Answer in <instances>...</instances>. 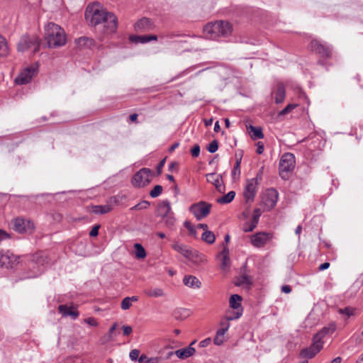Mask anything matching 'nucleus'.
Returning a JSON list of instances; mask_svg holds the SVG:
<instances>
[{"instance_id":"f257e3e1","label":"nucleus","mask_w":363,"mask_h":363,"mask_svg":"<svg viewBox=\"0 0 363 363\" xmlns=\"http://www.w3.org/2000/svg\"><path fill=\"white\" fill-rule=\"evenodd\" d=\"M85 18L92 26L104 24L106 33H113L117 28V18L111 12L103 9L99 4L89 5L85 11Z\"/></svg>"},{"instance_id":"f03ea898","label":"nucleus","mask_w":363,"mask_h":363,"mask_svg":"<svg viewBox=\"0 0 363 363\" xmlns=\"http://www.w3.org/2000/svg\"><path fill=\"white\" fill-rule=\"evenodd\" d=\"M45 38L50 48H57L66 43L64 30L58 25L50 22L45 27Z\"/></svg>"},{"instance_id":"7ed1b4c3","label":"nucleus","mask_w":363,"mask_h":363,"mask_svg":"<svg viewBox=\"0 0 363 363\" xmlns=\"http://www.w3.org/2000/svg\"><path fill=\"white\" fill-rule=\"evenodd\" d=\"M203 30L206 38L215 40L220 36L229 35L232 32V26L227 21H219L207 24Z\"/></svg>"},{"instance_id":"20e7f679","label":"nucleus","mask_w":363,"mask_h":363,"mask_svg":"<svg viewBox=\"0 0 363 363\" xmlns=\"http://www.w3.org/2000/svg\"><path fill=\"white\" fill-rule=\"evenodd\" d=\"M47 258L40 253L33 255L28 262V268L31 271L26 278H35L44 271Z\"/></svg>"},{"instance_id":"39448f33","label":"nucleus","mask_w":363,"mask_h":363,"mask_svg":"<svg viewBox=\"0 0 363 363\" xmlns=\"http://www.w3.org/2000/svg\"><path fill=\"white\" fill-rule=\"evenodd\" d=\"M295 167V157L290 152L284 153L279 161V170L281 177L284 179H287L288 174L291 172Z\"/></svg>"},{"instance_id":"423d86ee","label":"nucleus","mask_w":363,"mask_h":363,"mask_svg":"<svg viewBox=\"0 0 363 363\" xmlns=\"http://www.w3.org/2000/svg\"><path fill=\"white\" fill-rule=\"evenodd\" d=\"M242 299V297L238 294H233L230 296L229 303L230 308L233 311H227V318L228 320H237L242 316L243 312L241 305Z\"/></svg>"},{"instance_id":"0eeeda50","label":"nucleus","mask_w":363,"mask_h":363,"mask_svg":"<svg viewBox=\"0 0 363 363\" xmlns=\"http://www.w3.org/2000/svg\"><path fill=\"white\" fill-rule=\"evenodd\" d=\"M12 229L18 233H32L35 228L34 223L23 217H17L11 220Z\"/></svg>"},{"instance_id":"6e6552de","label":"nucleus","mask_w":363,"mask_h":363,"mask_svg":"<svg viewBox=\"0 0 363 363\" xmlns=\"http://www.w3.org/2000/svg\"><path fill=\"white\" fill-rule=\"evenodd\" d=\"M40 43L38 39L35 35H24L20 39L17 50L18 52H25L31 48H33V52L38 51Z\"/></svg>"},{"instance_id":"1a4fd4ad","label":"nucleus","mask_w":363,"mask_h":363,"mask_svg":"<svg viewBox=\"0 0 363 363\" xmlns=\"http://www.w3.org/2000/svg\"><path fill=\"white\" fill-rule=\"evenodd\" d=\"M262 179V171L257 173L256 177L249 179L246 182L244 189V197L246 202L252 201L256 195L259 181Z\"/></svg>"},{"instance_id":"9d476101","label":"nucleus","mask_w":363,"mask_h":363,"mask_svg":"<svg viewBox=\"0 0 363 363\" xmlns=\"http://www.w3.org/2000/svg\"><path fill=\"white\" fill-rule=\"evenodd\" d=\"M212 205L206 201H199L190 206L189 211L200 220L208 216L211 212Z\"/></svg>"},{"instance_id":"9b49d317","label":"nucleus","mask_w":363,"mask_h":363,"mask_svg":"<svg viewBox=\"0 0 363 363\" xmlns=\"http://www.w3.org/2000/svg\"><path fill=\"white\" fill-rule=\"evenodd\" d=\"M152 177V172L150 169L143 168L136 172L132 179V184L135 187H142L151 181Z\"/></svg>"},{"instance_id":"f8f14e48","label":"nucleus","mask_w":363,"mask_h":363,"mask_svg":"<svg viewBox=\"0 0 363 363\" xmlns=\"http://www.w3.org/2000/svg\"><path fill=\"white\" fill-rule=\"evenodd\" d=\"M323 347V340L320 337L316 338V335H315L313 338V343L308 348L302 350L300 354L303 358L311 359L318 353Z\"/></svg>"},{"instance_id":"ddd939ff","label":"nucleus","mask_w":363,"mask_h":363,"mask_svg":"<svg viewBox=\"0 0 363 363\" xmlns=\"http://www.w3.org/2000/svg\"><path fill=\"white\" fill-rule=\"evenodd\" d=\"M172 248L181 253L184 257L187 258L189 260L197 262L199 260V254L197 251L193 250L188 247L187 246L180 244L179 242H175L172 245Z\"/></svg>"},{"instance_id":"4468645a","label":"nucleus","mask_w":363,"mask_h":363,"mask_svg":"<svg viewBox=\"0 0 363 363\" xmlns=\"http://www.w3.org/2000/svg\"><path fill=\"white\" fill-rule=\"evenodd\" d=\"M18 259L19 257L9 251L0 250V267H1L12 269L18 263Z\"/></svg>"},{"instance_id":"2eb2a0df","label":"nucleus","mask_w":363,"mask_h":363,"mask_svg":"<svg viewBox=\"0 0 363 363\" xmlns=\"http://www.w3.org/2000/svg\"><path fill=\"white\" fill-rule=\"evenodd\" d=\"M279 199V193L275 189H267L262 196V203L267 210L273 208Z\"/></svg>"},{"instance_id":"dca6fc26","label":"nucleus","mask_w":363,"mask_h":363,"mask_svg":"<svg viewBox=\"0 0 363 363\" xmlns=\"http://www.w3.org/2000/svg\"><path fill=\"white\" fill-rule=\"evenodd\" d=\"M311 48L322 57L328 58L331 55L332 48L330 45L322 44L318 40H312L311 42Z\"/></svg>"},{"instance_id":"f3484780","label":"nucleus","mask_w":363,"mask_h":363,"mask_svg":"<svg viewBox=\"0 0 363 363\" xmlns=\"http://www.w3.org/2000/svg\"><path fill=\"white\" fill-rule=\"evenodd\" d=\"M36 70L33 66L25 68L15 79V83L19 85L29 83L36 73Z\"/></svg>"},{"instance_id":"a211bd4d","label":"nucleus","mask_w":363,"mask_h":363,"mask_svg":"<svg viewBox=\"0 0 363 363\" xmlns=\"http://www.w3.org/2000/svg\"><path fill=\"white\" fill-rule=\"evenodd\" d=\"M272 238V235L267 233H257L251 236L252 244L257 247H263Z\"/></svg>"},{"instance_id":"6ab92c4d","label":"nucleus","mask_w":363,"mask_h":363,"mask_svg":"<svg viewBox=\"0 0 363 363\" xmlns=\"http://www.w3.org/2000/svg\"><path fill=\"white\" fill-rule=\"evenodd\" d=\"M155 26L154 23L147 18H143L138 21L134 26L137 32H145L152 30Z\"/></svg>"},{"instance_id":"aec40b11","label":"nucleus","mask_w":363,"mask_h":363,"mask_svg":"<svg viewBox=\"0 0 363 363\" xmlns=\"http://www.w3.org/2000/svg\"><path fill=\"white\" fill-rule=\"evenodd\" d=\"M272 96L277 104L282 103L286 96V89L282 83H278L272 91Z\"/></svg>"},{"instance_id":"412c9836","label":"nucleus","mask_w":363,"mask_h":363,"mask_svg":"<svg viewBox=\"0 0 363 363\" xmlns=\"http://www.w3.org/2000/svg\"><path fill=\"white\" fill-rule=\"evenodd\" d=\"M172 213H173V212H172L171 204L168 200H164L158 204L157 214L159 217L162 218Z\"/></svg>"},{"instance_id":"4be33fe9","label":"nucleus","mask_w":363,"mask_h":363,"mask_svg":"<svg viewBox=\"0 0 363 363\" xmlns=\"http://www.w3.org/2000/svg\"><path fill=\"white\" fill-rule=\"evenodd\" d=\"M261 215V210L259 208H255L253 211L252 220L250 223H246L245 224V228L243 230L246 233L253 231L258 224L259 219Z\"/></svg>"},{"instance_id":"5701e85b","label":"nucleus","mask_w":363,"mask_h":363,"mask_svg":"<svg viewBox=\"0 0 363 363\" xmlns=\"http://www.w3.org/2000/svg\"><path fill=\"white\" fill-rule=\"evenodd\" d=\"M183 283L185 286L190 288L199 289L201 286V282L193 275L184 276Z\"/></svg>"},{"instance_id":"b1692460","label":"nucleus","mask_w":363,"mask_h":363,"mask_svg":"<svg viewBox=\"0 0 363 363\" xmlns=\"http://www.w3.org/2000/svg\"><path fill=\"white\" fill-rule=\"evenodd\" d=\"M195 341H194L191 345H193ZM195 349L192 347L191 345H190L187 347L176 350L175 354L179 359H184L187 357L192 356L195 353Z\"/></svg>"},{"instance_id":"393cba45","label":"nucleus","mask_w":363,"mask_h":363,"mask_svg":"<svg viewBox=\"0 0 363 363\" xmlns=\"http://www.w3.org/2000/svg\"><path fill=\"white\" fill-rule=\"evenodd\" d=\"M206 179L208 182L212 183L216 186L218 191H223L224 187L221 184L222 178L220 175H216L213 173L208 174L206 175Z\"/></svg>"},{"instance_id":"a878e982","label":"nucleus","mask_w":363,"mask_h":363,"mask_svg":"<svg viewBox=\"0 0 363 363\" xmlns=\"http://www.w3.org/2000/svg\"><path fill=\"white\" fill-rule=\"evenodd\" d=\"M130 40L135 43H147L151 40H157V36L156 35H131Z\"/></svg>"},{"instance_id":"bb28decb","label":"nucleus","mask_w":363,"mask_h":363,"mask_svg":"<svg viewBox=\"0 0 363 363\" xmlns=\"http://www.w3.org/2000/svg\"><path fill=\"white\" fill-rule=\"evenodd\" d=\"M58 311L63 316H71L73 319H76L79 315L77 311L73 310L72 307H69L67 305H60Z\"/></svg>"},{"instance_id":"cd10ccee","label":"nucleus","mask_w":363,"mask_h":363,"mask_svg":"<svg viewBox=\"0 0 363 363\" xmlns=\"http://www.w3.org/2000/svg\"><path fill=\"white\" fill-rule=\"evenodd\" d=\"M10 50L6 40L0 35V58H4L9 55Z\"/></svg>"},{"instance_id":"c85d7f7f","label":"nucleus","mask_w":363,"mask_h":363,"mask_svg":"<svg viewBox=\"0 0 363 363\" xmlns=\"http://www.w3.org/2000/svg\"><path fill=\"white\" fill-rule=\"evenodd\" d=\"M247 128L251 133V138L252 140H255L257 139H262L264 138V134L261 127H255L250 125Z\"/></svg>"},{"instance_id":"c756f323","label":"nucleus","mask_w":363,"mask_h":363,"mask_svg":"<svg viewBox=\"0 0 363 363\" xmlns=\"http://www.w3.org/2000/svg\"><path fill=\"white\" fill-rule=\"evenodd\" d=\"M235 284L238 286H246L247 288H250L252 285V280L250 277L247 274H242L237 278Z\"/></svg>"},{"instance_id":"7c9ffc66","label":"nucleus","mask_w":363,"mask_h":363,"mask_svg":"<svg viewBox=\"0 0 363 363\" xmlns=\"http://www.w3.org/2000/svg\"><path fill=\"white\" fill-rule=\"evenodd\" d=\"M163 360L162 356L148 357L146 354H141L138 359L139 363H161Z\"/></svg>"},{"instance_id":"2f4dec72","label":"nucleus","mask_w":363,"mask_h":363,"mask_svg":"<svg viewBox=\"0 0 363 363\" xmlns=\"http://www.w3.org/2000/svg\"><path fill=\"white\" fill-rule=\"evenodd\" d=\"M225 328H220L217 330L213 339V343L216 345H221L225 341Z\"/></svg>"},{"instance_id":"473e14b6","label":"nucleus","mask_w":363,"mask_h":363,"mask_svg":"<svg viewBox=\"0 0 363 363\" xmlns=\"http://www.w3.org/2000/svg\"><path fill=\"white\" fill-rule=\"evenodd\" d=\"M335 325L331 324L328 327L323 328L322 330H320L315 335H316V338L320 337L323 340L326 335L329 333H333L335 330Z\"/></svg>"},{"instance_id":"72a5a7b5","label":"nucleus","mask_w":363,"mask_h":363,"mask_svg":"<svg viewBox=\"0 0 363 363\" xmlns=\"http://www.w3.org/2000/svg\"><path fill=\"white\" fill-rule=\"evenodd\" d=\"M112 208L109 205H99L92 206V212L95 214H104L110 212Z\"/></svg>"},{"instance_id":"f704fd0d","label":"nucleus","mask_w":363,"mask_h":363,"mask_svg":"<svg viewBox=\"0 0 363 363\" xmlns=\"http://www.w3.org/2000/svg\"><path fill=\"white\" fill-rule=\"evenodd\" d=\"M138 301V297L133 296L131 297H125L121 301V308L123 310H128L132 306V303Z\"/></svg>"},{"instance_id":"c9c22d12","label":"nucleus","mask_w":363,"mask_h":363,"mask_svg":"<svg viewBox=\"0 0 363 363\" xmlns=\"http://www.w3.org/2000/svg\"><path fill=\"white\" fill-rule=\"evenodd\" d=\"M76 44L79 47H86L90 48L93 43L94 40L91 38L87 37H81L75 40Z\"/></svg>"},{"instance_id":"e433bc0d","label":"nucleus","mask_w":363,"mask_h":363,"mask_svg":"<svg viewBox=\"0 0 363 363\" xmlns=\"http://www.w3.org/2000/svg\"><path fill=\"white\" fill-rule=\"evenodd\" d=\"M235 196V192L233 191H230L225 196L217 199V202L218 203H222V204L229 203L234 199Z\"/></svg>"},{"instance_id":"4c0bfd02","label":"nucleus","mask_w":363,"mask_h":363,"mask_svg":"<svg viewBox=\"0 0 363 363\" xmlns=\"http://www.w3.org/2000/svg\"><path fill=\"white\" fill-rule=\"evenodd\" d=\"M145 294L150 297H161L164 296V291L161 288L148 289L145 291Z\"/></svg>"},{"instance_id":"58836bf2","label":"nucleus","mask_w":363,"mask_h":363,"mask_svg":"<svg viewBox=\"0 0 363 363\" xmlns=\"http://www.w3.org/2000/svg\"><path fill=\"white\" fill-rule=\"evenodd\" d=\"M201 240L208 244H213L216 240V236L212 231L206 230L201 235Z\"/></svg>"},{"instance_id":"ea45409f","label":"nucleus","mask_w":363,"mask_h":363,"mask_svg":"<svg viewBox=\"0 0 363 363\" xmlns=\"http://www.w3.org/2000/svg\"><path fill=\"white\" fill-rule=\"evenodd\" d=\"M162 219L164 223V225L167 228H169L170 230L173 229V228L175 225V223H176V219H175L174 213L167 216V217L162 218Z\"/></svg>"},{"instance_id":"a19ab883","label":"nucleus","mask_w":363,"mask_h":363,"mask_svg":"<svg viewBox=\"0 0 363 363\" xmlns=\"http://www.w3.org/2000/svg\"><path fill=\"white\" fill-rule=\"evenodd\" d=\"M134 248L135 250V256L137 258L143 259L146 257V252L141 244L135 243L134 245Z\"/></svg>"},{"instance_id":"79ce46f5","label":"nucleus","mask_w":363,"mask_h":363,"mask_svg":"<svg viewBox=\"0 0 363 363\" xmlns=\"http://www.w3.org/2000/svg\"><path fill=\"white\" fill-rule=\"evenodd\" d=\"M190 315V311L186 308H179L175 311L174 316L177 319H185Z\"/></svg>"},{"instance_id":"37998d69","label":"nucleus","mask_w":363,"mask_h":363,"mask_svg":"<svg viewBox=\"0 0 363 363\" xmlns=\"http://www.w3.org/2000/svg\"><path fill=\"white\" fill-rule=\"evenodd\" d=\"M184 225L189 230V233L190 235L193 236L195 238L197 237L196 228L194 225H192L190 221L186 220L184 223Z\"/></svg>"},{"instance_id":"c03bdc74","label":"nucleus","mask_w":363,"mask_h":363,"mask_svg":"<svg viewBox=\"0 0 363 363\" xmlns=\"http://www.w3.org/2000/svg\"><path fill=\"white\" fill-rule=\"evenodd\" d=\"M235 157H236V162L233 167V169L232 171L233 177H235L236 174L240 176V163H241L242 156L238 157V155H236Z\"/></svg>"},{"instance_id":"a18cd8bd","label":"nucleus","mask_w":363,"mask_h":363,"mask_svg":"<svg viewBox=\"0 0 363 363\" xmlns=\"http://www.w3.org/2000/svg\"><path fill=\"white\" fill-rule=\"evenodd\" d=\"M163 188L161 185H156L154 188L150 191V196L152 198L158 197L162 192Z\"/></svg>"},{"instance_id":"49530a36","label":"nucleus","mask_w":363,"mask_h":363,"mask_svg":"<svg viewBox=\"0 0 363 363\" xmlns=\"http://www.w3.org/2000/svg\"><path fill=\"white\" fill-rule=\"evenodd\" d=\"M218 149V143L216 140L211 141L207 147V150L211 153L216 152Z\"/></svg>"},{"instance_id":"de8ad7c7","label":"nucleus","mask_w":363,"mask_h":363,"mask_svg":"<svg viewBox=\"0 0 363 363\" xmlns=\"http://www.w3.org/2000/svg\"><path fill=\"white\" fill-rule=\"evenodd\" d=\"M296 104H288L283 110H281L279 113V116H284L289 113L290 111H291L293 109H294L296 107Z\"/></svg>"},{"instance_id":"09e8293b","label":"nucleus","mask_w":363,"mask_h":363,"mask_svg":"<svg viewBox=\"0 0 363 363\" xmlns=\"http://www.w3.org/2000/svg\"><path fill=\"white\" fill-rule=\"evenodd\" d=\"M150 206V203L146 201H143L133 207H132L131 210H141V209H145Z\"/></svg>"},{"instance_id":"8fccbe9b","label":"nucleus","mask_w":363,"mask_h":363,"mask_svg":"<svg viewBox=\"0 0 363 363\" xmlns=\"http://www.w3.org/2000/svg\"><path fill=\"white\" fill-rule=\"evenodd\" d=\"M339 313L340 314L345 315L348 318L354 314V309L351 307H346L345 308L339 309Z\"/></svg>"},{"instance_id":"3c124183","label":"nucleus","mask_w":363,"mask_h":363,"mask_svg":"<svg viewBox=\"0 0 363 363\" xmlns=\"http://www.w3.org/2000/svg\"><path fill=\"white\" fill-rule=\"evenodd\" d=\"M231 320H228L227 318V315L220 320V325L221 326V328H225V332L226 333L229 328H230V323L229 321Z\"/></svg>"},{"instance_id":"603ef678","label":"nucleus","mask_w":363,"mask_h":363,"mask_svg":"<svg viewBox=\"0 0 363 363\" xmlns=\"http://www.w3.org/2000/svg\"><path fill=\"white\" fill-rule=\"evenodd\" d=\"M140 351L138 350H132L130 352L129 357L132 361H136L139 359Z\"/></svg>"},{"instance_id":"864d4df0","label":"nucleus","mask_w":363,"mask_h":363,"mask_svg":"<svg viewBox=\"0 0 363 363\" xmlns=\"http://www.w3.org/2000/svg\"><path fill=\"white\" fill-rule=\"evenodd\" d=\"M84 322L87 323L90 326L96 327L98 325V322L96 319L93 317L85 318L84 320Z\"/></svg>"},{"instance_id":"5fc2aeb1","label":"nucleus","mask_w":363,"mask_h":363,"mask_svg":"<svg viewBox=\"0 0 363 363\" xmlns=\"http://www.w3.org/2000/svg\"><path fill=\"white\" fill-rule=\"evenodd\" d=\"M191 154L193 157H199L200 154V146L199 145H195L191 150Z\"/></svg>"},{"instance_id":"6e6d98bb","label":"nucleus","mask_w":363,"mask_h":363,"mask_svg":"<svg viewBox=\"0 0 363 363\" xmlns=\"http://www.w3.org/2000/svg\"><path fill=\"white\" fill-rule=\"evenodd\" d=\"M10 238L11 235L7 232L0 229V242H2L3 240L9 239Z\"/></svg>"},{"instance_id":"4d7b16f0","label":"nucleus","mask_w":363,"mask_h":363,"mask_svg":"<svg viewBox=\"0 0 363 363\" xmlns=\"http://www.w3.org/2000/svg\"><path fill=\"white\" fill-rule=\"evenodd\" d=\"M100 226L99 225H94L92 229L91 230V231L89 232V235L91 237H96L99 234V229Z\"/></svg>"},{"instance_id":"13d9d810","label":"nucleus","mask_w":363,"mask_h":363,"mask_svg":"<svg viewBox=\"0 0 363 363\" xmlns=\"http://www.w3.org/2000/svg\"><path fill=\"white\" fill-rule=\"evenodd\" d=\"M122 329H123V335H125V336L129 335L133 331L132 328L129 325H123Z\"/></svg>"},{"instance_id":"bf43d9fd","label":"nucleus","mask_w":363,"mask_h":363,"mask_svg":"<svg viewBox=\"0 0 363 363\" xmlns=\"http://www.w3.org/2000/svg\"><path fill=\"white\" fill-rule=\"evenodd\" d=\"M211 342V339L210 337L206 338L205 340L201 341L199 342V346L201 347H206L210 345Z\"/></svg>"},{"instance_id":"052dcab7","label":"nucleus","mask_w":363,"mask_h":363,"mask_svg":"<svg viewBox=\"0 0 363 363\" xmlns=\"http://www.w3.org/2000/svg\"><path fill=\"white\" fill-rule=\"evenodd\" d=\"M165 164V159L162 160L157 166V174H160L162 173V169Z\"/></svg>"},{"instance_id":"680f3d73","label":"nucleus","mask_w":363,"mask_h":363,"mask_svg":"<svg viewBox=\"0 0 363 363\" xmlns=\"http://www.w3.org/2000/svg\"><path fill=\"white\" fill-rule=\"evenodd\" d=\"M257 153L259 154V155H261L264 152V145L262 142H258L257 143Z\"/></svg>"},{"instance_id":"e2e57ef3","label":"nucleus","mask_w":363,"mask_h":363,"mask_svg":"<svg viewBox=\"0 0 363 363\" xmlns=\"http://www.w3.org/2000/svg\"><path fill=\"white\" fill-rule=\"evenodd\" d=\"M281 291L285 294H289L291 291V288L289 285H284L281 286Z\"/></svg>"},{"instance_id":"0e129e2a","label":"nucleus","mask_w":363,"mask_h":363,"mask_svg":"<svg viewBox=\"0 0 363 363\" xmlns=\"http://www.w3.org/2000/svg\"><path fill=\"white\" fill-rule=\"evenodd\" d=\"M229 262V257L227 256V255H224L223 257V261H222V266L223 267H225L228 264Z\"/></svg>"},{"instance_id":"69168bd1","label":"nucleus","mask_w":363,"mask_h":363,"mask_svg":"<svg viewBox=\"0 0 363 363\" xmlns=\"http://www.w3.org/2000/svg\"><path fill=\"white\" fill-rule=\"evenodd\" d=\"M330 267L329 262H324L319 266V270L323 271L327 269Z\"/></svg>"},{"instance_id":"338daca9","label":"nucleus","mask_w":363,"mask_h":363,"mask_svg":"<svg viewBox=\"0 0 363 363\" xmlns=\"http://www.w3.org/2000/svg\"><path fill=\"white\" fill-rule=\"evenodd\" d=\"M175 354V352L169 351L167 352L164 357H162L163 359H169L172 355Z\"/></svg>"},{"instance_id":"774afa93","label":"nucleus","mask_w":363,"mask_h":363,"mask_svg":"<svg viewBox=\"0 0 363 363\" xmlns=\"http://www.w3.org/2000/svg\"><path fill=\"white\" fill-rule=\"evenodd\" d=\"M116 328H117V323H113V325L110 328L109 331H108L109 334H110V335H112V334H113V332L115 331V330L116 329Z\"/></svg>"}]
</instances>
